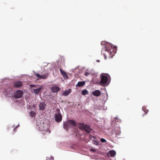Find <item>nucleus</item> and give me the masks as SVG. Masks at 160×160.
<instances>
[{"label":"nucleus","mask_w":160,"mask_h":160,"mask_svg":"<svg viewBox=\"0 0 160 160\" xmlns=\"http://www.w3.org/2000/svg\"><path fill=\"white\" fill-rule=\"evenodd\" d=\"M79 128L82 130L85 131L88 133H89L91 129L89 126L83 123H80L78 126Z\"/></svg>","instance_id":"obj_4"},{"label":"nucleus","mask_w":160,"mask_h":160,"mask_svg":"<svg viewBox=\"0 0 160 160\" xmlns=\"http://www.w3.org/2000/svg\"><path fill=\"white\" fill-rule=\"evenodd\" d=\"M59 70L60 71V72L61 74H62V75H63V74H64L65 73H66L62 69H60Z\"/></svg>","instance_id":"obj_22"},{"label":"nucleus","mask_w":160,"mask_h":160,"mask_svg":"<svg viewBox=\"0 0 160 160\" xmlns=\"http://www.w3.org/2000/svg\"><path fill=\"white\" fill-rule=\"evenodd\" d=\"M142 110L144 112L145 114H146L148 112V110L146 109V108L145 107H142Z\"/></svg>","instance_id":"obj_19"},{"label":"nucleus","mask_w":160,"mask_h":160,"mask_svg":"<svg viewBox=\"0 0 160 160\" xmlns=\"http://www.w3.org/2000/svg\"><path fill=\"white\" fill-rule=\"evenodd\" d=\"M30 86L31 87H35V86L34 85H30Z\"/></svg>","instance_id":"obj_28"},{"label":"nucleus","mask_w":160,"mask_h":160,"mask_svg":"<svg viewBox=\"0 0 160 160\" xmlns=\"http://www.w3.org/2000/svg\"><path fill=\"white\" fill-rule=\"evenodd\" d=\"M35 74H36V75L37 76V77H38L39 78H40L41 75H40L39 74H38V73H36Z\"/></svg>","instance_id":"obj_25"},{"label":"nucleus","mask_w":160,"mask_h":160,"mask_svg":"<svg viewBox=\"0 0 160 160\" xmlns=\"http://www.w3.org/2000/svg\"><path fill=\"white\" fill-rule=\"evenodd\" d=\"M13 85L16 88L20 87L22 86V82L19 81H15Z\"/></svg>","instance_id":"obj_7"},{"label":"nucleus","mask_w":160,"mask_h":160,"mask_svg":"<svg viewBox=\"0 0 160 160\" xmlns=\"http://www.w3.org/2000/svg\"><path fill=\"white\" fill-rule=\"evenodd\" d=\"M108 81V78L107 76L105 75L101 76V81L100 82L101 85H103L107 83Z\"/></svg>","instance_id":"obj_5"},{"label":"nucleus","mask_w":160,"mask_h":160,"mask_svg":"<svg viewBox=\"0 0 160 160\" xmlns=\"http://www.w3.org/2000/svg\"><path fill=\"white\" fill-rule=\"evenodd\" d=\"M71 89H69L67 90H65L63 93H62V95L66 96H68L71 92Z\"/></svg>","instance_id":"obj_12"},{"label":"nucleus","mask_w":160,"mask_h":160,"mask_svg":"<svg viewBox=\"0 0 160 160\" xmlns=\"http://www.w3.org/2000/svg\"><path fill=\"white\" fill-rule=\"evenodd\" d=\"M47 77H48V76L47 75H41L40 78L45 79H46V78H47Z\"/></svg>","instance_id":"obj_20"},{"label":"nucleus","mask_w":160,"mask_h":160,"mask_svg":"<svg viewBox=\"0 0 160 160\" xmlns=\"http://www.w3.org/2000/svg\"><path fill=\"white\" fill-rule=\"evenodd\" d=\"M64 78H68V75L66 73H65L64 74L62 75Z\"/></svg>","instance_id":"obj_21"},{"label":"nucleus","mask_w":160,"mask_h":160,"mask_svg":"<svg viewBox=\"0 0 160 160\" xmlns=\"http://www.w3.org/2000/svg\"><path fill=\"white\" fill-rule=\"evenodd\" d=\"M23 94V92L22 91L20 90H17L15 92L14 97L16 98H20L22 97Z\"/></svg>","instance_id":"obj_6"},{"label":"nucleus","mask_w":160,"mask_h":160,"mask_svg":"<svg viewBox=\"0 0 160 160\" xmlns=\"http://www.w3.org/2000/svg\"><path fill=\"white\" fill-rule=\"evenodd\" d=\"M15 129H16L15 128H14L13 129V130H14V131H15Z\"/></svg>","instance_id":"obj_30"},{"label":"nucleus","mask_w":160,"mask_h":160,"mask_svg":"<svg viewBox=\"0 0 160 160\" xmlns=\"http://www.w3.org/2000/svg\"><path fill=\"white\" fill-rule=\"evenodd\" d=\"M46 106V104L44 102H40L39 104V109L41 110H43Z\"/></svg>","instance_id":"obj_9"},{"label":"nucleus","mask_w":160,"mask_h":160,"mask_svg":"<svg viewBox=\"0 0 160 160\" xmlns=\"http://www.w3.org/2000/svg\"><path fill=\"white\" fill-rule=\"evenodd\" d=\"M88 74H89V73L87 72H86V73H85V74H84L86 76H87Z\"/></svg>","instance_id":"obj_27"},{"label":"nucleus","mask_w":160,"mask_h":160,"mask_svg":"<svg viewBox=\"0 0 160 160\" xmlns=\"http://www.w3.org/2000/svg\"><path fill=\"white\" fill-rule=\"evenodd\" d=\"M93 142V143L94 144H95L97 145H98V143L97 141H95V140H94Z\"/></svg>","instance_id":"obj_24"},{"label":"nucleus","mask_w":160,"mask_h":160,"mask_svg":"<svg viewBox=\"0 0 160 160\" xmlns=\"http://www.w3.org/2000/svg\"><path fill=\"white\" fill-rule=\"evenodd\" d=\"M30 115L31 117H35L36 116V113L33 111H31L30 113Z\"/></svg>","instance_id":"obj_17"},{"label":"nucleus","mask_w":160,"mask_h":160,"mask_svg":"<svg viewBox=\"0 0 160 160\" xmlns=\"http://www.w3.org/2000/svg\"><path fill=\"white\" fill-rule=\"evenodd\" d=\"M76 125V122L73 120H70L63 123V128L68 130L71 126H75Z\"/></svg>","instance_id":"obj_3"},{"label":"nucleus","mask_w":160,"mask_h":160,"mask_svg":"<svg viewBox=\"0 0 160 160\" xmlns=\"http://www.w3.org/2000/svg\"><path fill=\"white\" fill-rule=\"evenodd\" d=\"M97 61L98 62H99V60H98Z\"/></svg>","instance_id":"obj_31"},{"label":"nucleus","mask_w":160,"mask_h":160,"mask_svg":"<svg viewBox=\"0 0 160 160\" xmlns=\"http://www.w3.org/2000/svg\"><path fill=\"white\" fill-rule=\"evenodd\" d=\"M55 112V115H61L60 110L59 109H57L56 110Z\"/></svg>","instance_id":"obj_18"},{"label":"nucleus","mask_w":160,"mask_h":160,"mask_svg":"<svg viewBox=\"0 0 160 160\" xmlns=\"http://www.w3.org/2000/svg\"><path fill=\"white\" fill-rule=\"evenodd\" d=\"M51 90L53 92H57L60 90V88L56 86H52L51 88Z\"/></svg>","instance_id":"obj_8"},{"label":"nucleus","mask_w":160,"mask_h":160,"mask_svg":"<svg viewBox=\"0 0 160 160\" xmlns=\"http://www.w3.org/2000/svg\"><path fill=\"white\" fill-rule=\"evenodd\" d=\"M85 84V82L84 81L79 82L76 85V87H82Z\"/></svg>","instance_id":"obj_13"},{"label":"nucleus","mask_w":160,"mask_h":160,"mask_svg":"<svg viewBox=\"0 0 160 160\" xmlns=\"http://www.w3.org/2000/svg\"><path fill=\"white\" fill-rule=\"evenodd\" d=\"M62 116L61 115H55V119L57 122H60L62 120Z\"/></svg>","instance_id":"obj_10"},{"label":"nucleus","mask_w":160,"mask_h":160,"mask_svg":"<svg viewBox=\"0 0 160 160\" xmlns=\"http://www.w3.org/2000/svg\"><path fill=\"white\" fill-rule=\"evenodd\" d=\"M88 91L86 89H84L82 90V94L83 95H86L88 94Z\"/></svg>","instance_id":"obj_16"},{"label":"nucleus","mask_w":160,"mask_h":160,"mask_svg":"<svg viewBox=\"0 0 160 160\" xmlns=\"http://www.w3.org/2000/svg\"><path fill=\"white\" fill-rule=\"evenodd\" d=\"M92 94L96 97H98L100 95L101 92L99 90H96L92 92Z\"/></svg>","instance_id":"obj_11"},{"label":"nucleus","mask_w":160,"mask_h":160,"mask_svg":"<svg viewBox=\"0 0 160 160\" xmlns=\"http://www.w3.org/2000/svg\"><path fill=\"white\" fill-rule=\"evenodd\" d=\"M42 88L41 87L38 88V89H33L34 92L36 94H38L41 90Z\"/></svg>","instance_id":"obj_14"},{"label":"nucleus","mask_w":160,"mask_h":160,"mask_svg":"<svg viewBox=\"0 0 160 160\" xmlns=\"http://www.w3.org/2000/svg\"><path fill=\"white\" fill-rule=\"evenodd\" d=\"M104 58L105 59H106V56L105 55V54L104 55Z\"/></svg>","instance_id":"obj_29"},{"label":"nucleus","mask_w":160,"mask_h":160,"mask_svg":"<svg viewBox=\"0 0 160 160\" xmlns=\"http://www.w3.org/2000/svg\"><path fill=\"white\" fill-rule=\"evenodd\" d=\"M38 129L39 131L43 132V134L44 135L47 133H50V132L49 129L48 127V125L43 123L42 124H38Z\"/></svg>","instance_id":"obj_2"},{"label":"nucleus","mask_w":160,"mask_h":160,"mask_svg":"<svg viewBox=\"0 0 160 160\" xmlns=\"http://www.w3.org/2000/svg\"><path fill=\"white\" fill-rule=\"evenodd\" d=\"M101 44L102 45H105L104 50L110 54V55L113 56L116 53L117 47L113 46L112 45L109 43H107L104 41L101 42Z\"/></svg>","instance_id":"obj_1"},{"label":"nucleus","mask_w":160,"mask_h":160,"mask_svg":"<svg viewBox=\"0 0 160 160\" xmlns=\"http://www.w3.org/2000/svg\"><path fill=\"white\" fill-rule=\"evenodd\" d=\"M109 153L111 157H113L116 155V152L114 150H111L109 152Z\"/></svg>","instance_id":"obj_15"},{"label":"nucleus","mask_w":160,"mask_h":160,"mask_svg":"<svg viewBox=\"0 0 160 160\" xmlns=\"http://www.w3.org/2000/svg\"><path fill=\"white\" fill-rule=\"evenodd\" d=\"M100 141L102 142H106V141L105 139H104L103 138H102L100 139Z\"/></svg>","instance_id":"obj_23"},{"label":"nucleus","mask_w":160,"mask_h":160,"mask_svg":"<svg viewBox=\"0 0 160 160\" xmlns=\"http://www.w3.org/2000/svg\"><path fill=\"white\" fill-rule=\"evenodd\" d=\"M90 151H92V152H94L96 151L95 149H93V148H91L90 149Z\"/></svg>","instance_id":"obj_26"}]
</instances>
